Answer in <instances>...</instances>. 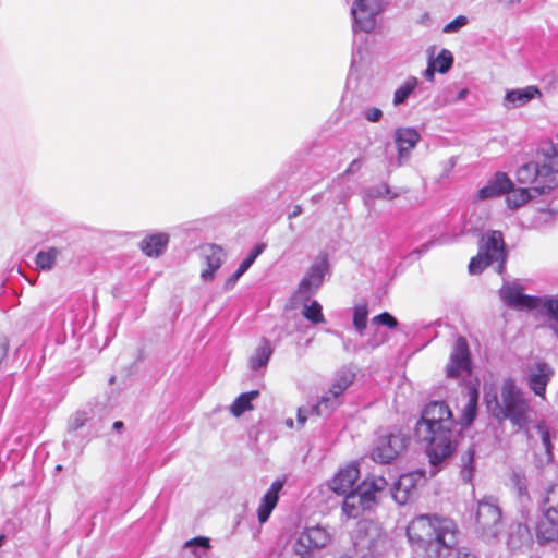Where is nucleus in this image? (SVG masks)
Returning <instances> with one entry per match:
<instances>
[{
	"label": "nucleus",
	"mask_w": 558,
	"mask_h": 558,
	"mask_svg": "<svg viewBox=\"0 0 558 558\" xmlns=\"http://www.w3.org/2000/svg\"><path fill=\"white\" fill-rule=\"evenodd\" d=\"M407 536L426 558H476L466 548L458 547V526L446 517L421 514L408 525Z\"/></svg>",
	"instance_id": "1"
},
{
	"label": "nucleus",
	"mask_w": 558,
	"mask_h": 558,
	"mask_svg": "<svg viewBox=\"0 0 558 558\" xmlns=\"http://www.w3.org/2000/svg\"><path fill=\"white\" fill-rule=\"evenodd\" d=\"M456 425L452 412L444 401H432L422 411L415 434L426 446L429 463L436 469L433 474L456 450Z\"/></svg>",
	"instance_id": "2"
},
{
	"label": "nucleus",
	"mask_w": 558,
	"mask_h": 558,
	"mask_svg": "<svg viewBox=\"0 0 558 558\" xmlns=\"http://www.w3.org/2000/svg\"><path fill=\"white\" fill-rule=\"evenodd\" d=\"M500 398L501 404H499L496 395L493 396L492 400L486 396L488 408L494 402L493 415L498 420H509L513 426L520 429L526 428L531 414L530 400L517 387L512 378H507L504 381Z\"/></svg>",
	"instance_id": "3"
},
{
	"label": "nucleus",
	"mask_w": 558,
	"mask_h": 558,
	"mask_svg": "<svg viewBox=\"0 0 558 558\" xmlns=\"http://www.w3.org/2000/svg\"><path fill=\"white\" fill-rule=\"evenodd\" d=\"M388 483L383 476H372L362 482L355 492L344 495L342 512L349 519H355L364 510L371 509L377 501V494L387 487Z\"/></svg>",
	"instance_id": "4"
},
{
	"label": "nucleus",
	"mask_w": 558,
	"mask_h": 558,
	"mask_svg": "<svg viewBox=\"0 0 558 558\" xmlns=\"http://www.w3.org/2000/svg\"><path fill=\"white\" fill-rule=\"evenodd\" d=\"M507 252L505 241L500 231H490L482 238L478 254L470 260L469 271L471 275L481 274L487 266L497 264V271L501 274L505 269Z\"/></svg>",
	"instance_id": "5"
},
{
	"label": "nucleus",
	"mask_w": 558,
	"mask_h": 558,
	"mask_svg": "<svg viewBox=\"0 0 558 558\" xmlns=\"http://www.w3.org/2000/svg\"><path fill=\"white\" fill-rule=\"evenodd\" d=\"M515 178L520 184L529 185L536 194H546L558 184V174L547 160L542 166L535 161L520 166Z\"/></svg>",
	"instance_id": "6"
},
{
	"label": "nucleus",
	"mask_w": 558,
	"mask_h": 558,
	"mask_svg": "<svg viewBox=\"0 0 558 558\" xmlns=\"http://www.w3.org/2000/svg\"><path fill=\"white\" fill-rule=\"evenodd\" d=\"M543 519L536 529L539 543L558 539V484L551 485L542 501Z\"/></svg>",
	"instance_id": "7"
},
{
	"label": "nucleus",
	"mask_w": 558,
	"mask_h": 558,
	"mask_svg": "<svg viewBox=\"0 0 558 558\" xmlns=\"http://www.w3.org/2000/svg\"><path fill=\"white\" fill-rule=\"evenodd\" d=\"M331 539L332 535L325 526L305 527L293 543V553L300 558H314Z\"/></svg>",
	"instance_id": "8"
},
{
	"label": "nucleus",
	"mask_w": 558,
	"mask_h": 558,
	"mask_svg": "<svg viewBox=\"0 0 558 558\" xmlns=\"http://www.w3.org/2000/svg\"><path fill=\"white\" fill-rule=\"evenodd\" d=\"M388 0H355L351 8L353 17L352 29L355 36L356 45L357 33L369 34L376 26V19L383 12L384 4Z\"/></svg>",
	"instance_id": "9"
},
{
	"label": "nucleus",
	"mask_w": 558,
	"mask_h": 558,
	"mask_svg": "<svg viewBox=\"0 0 558 558\" xmlns=\"http://www.w3.org/2000/svg\"><path fill=\"white\" fill-rule=\"evenodd\" d=\"M388 0H355L351 8L353 17L352 29L355 36L356 45L357 33L369 34L376 26V19L383 12L384 4Z\"/></svg>",
	"instance_id": "10"
},
{
	"label": "nucleus",
	"mask_w": 558,
	"mask_h": 558,
	"mask_svg": "<svg viewBox=\"0 0 558 558\" xmlns=\"http://www.w3.org/2000/svg\"><path fill=\"white\" fill-rule=\"evenodd\" d=\"M355 378V369L353 366L341 367L335 377L329 391L320 398L317 404L313 405L318 416L327 415L331 410L339 405V398L350 387Z\"/></svg>",
	"instance_id": "11"
},
{
	"label": "nucleus",
	"mask_w": 558,
	"mask_h": 558,
	"mask_svg": "<svg viewBox=\"0 0 558 558\" xmlns=\"http://www.w3.org/2000/svg\"><path fill=\"white\" fill-rule=\"evenodd\" d=\"M502 527L501 510L494 497H484L477 504L476 529L483 537L495 538Z\"/></svg>",
	"instance_id": "12"
},
{
	"label": "nucleus",
	"mask_w": 558,
	"mask_h": 558,
	"mask_svg": "<svg viewBox=\"0 0 558 558\" xmlns=\"http://www.w3.org/2000/svg\"><path fill=\"white\" fill-rule=\"evenodd\" d=\"M409 438L402 433H389L379 436L372 449V459L375 462L390 463L407 447Z\"/></svg>",
	"instance_id": "13"
},
{
	"label": "nucleus",
	"mask_w": 558,
	"mask_h": 558,
	"mask_svg": "<svg viewBox=\"0 0 558 558\" xmlns=\"http://www.w3.org/2000/svg\"><path fill=\"white\" fill-rule=\"evenodd\" d=\"M554 375L555 371L550 364L545 361L537 360L526 366L524 380L529 389L536 397L545 400L547 385Z\"/></svg>",
	"instance_id": "14"
},
{
	"label": "nucleus",
	"mask_w": 558,
	"mask_h": 558,
	"mask_svg": "<svg viewBox=\"0 0 558 558\" xmlns=\"http://www.w3.org/2000/svg\"><path fill=\"white\" fill-rule=\"evenodd\" d=\"M327 270V256H319L315 260V263L310 267L307 274L300 281L296 290V295L303 301H308L311 296H313L323 284Z\"/></svg>",
	"instance_id": "15"
},
{
	"label": "nucleus",
	"mask_w": 558,
	"mask_h": 558,
	"mask_svg": "<svg viewBox=\"0 0 558 558\" xmlns=\"http://www.w3.org/2000/svg\"><path fill=\"white\" fill-rule=\"evenodd\" d=\"M471 372V353L468 341L464 337H459L454 342L449 363L446 367L447 376L449 378H459L463 374L470 375Z\"/></svg>",
	"instance_id": "16"
},
{
	"label": "nucleus",
	"mask_w": 558,
	"mask_h": 558,
	"mask_svg": "<svg viewBox=\"0 0 558 558\" xmlns=\"http://www.w3.org/2000/svg\"><path fill=\"white\" fill-rule=\"evenodd\" d=\"M502 302L515 310H536L539 308L541 298L522 293V289L514 282H506L499 290Z\"/></svg>",
	"instance_id": "17"
},
{
	"label": "nucleus",
	"mask_w": 558,
	"mask_h": 558,
	"mask_svg": "<svg viewBox=\"0 0 558 558\" xmlns=\"http://www.w3.org/2000/svg\"><path fill=\"white\" fill-rule=\"evenodd\" d=\"M284 484V476L277 478L271 483L268 490L262 497L257 508V519L260 524H264L268 521L272 510L278 504L279 494L283 489Z\"/></svg>",
	"instance_id": "18"
},
{
	"label": "nucleus",
	"mask_w": 558,
	"mask_h": 558,
	"mask_svg": "<svg viewBox=\"0 0 558 558\" xmlns=\"http://www.w3.org/2000/svg\"><path fill=\"white\" fill-rule=\"evenodd\" d=\"M359 477V468L355 464H350L339 470V472L330 481L329 486L331 490L338 495H345L356 490L354 489V486Z\"/></svg>",
	"instance_id": "19"
},
{
	"label": "nucleus",
	"mask_w": 558,
	"mask_h": 558,
	"mask_svg": "<svg viewBox=\"0 0 558 558\" xmlns=\"http://www.w3.org/2000/svg\"><path fill=\"white\" fill-rule=\"evenodd\" d=\"M202 256L207 268L201 274L204 281H210L215 277V272L221 267L225 259V252L221 246L216 244H207L202 246Z\"/></svg>",
	"instance_id": "20"
},
{
	"label": "nucleus",
	"mask_w": 558,
	"mask_h": 558,
	"mask_svg": "<svg viewBox=\"0 0 558 558\" xmlns=\"http://www.w3.org/2000/svg\"><path fill=\"white\" fill-rule=\"evenodd\" d=\"M541 97L542 92L535 85H529L523 88H514L506 93L504 98V106L508 109L521 108L527 105L531 100Z\"/></svg>",
	"instance_id": "21"
},
{
	"label": "nucleus",
	"mask_w": 558,
	"mask_h": 558,
	"mask_svg": "<svg viewBox=\"0 0 558 558\" xmlns=\"http://www.w3.org/2000/svg\"><path fill=\"white\" fill-rule=\"evenodd\" d=\"M420 141L418 132L413 128H399L395 132V142L398 148V165L401 166L408 154Z\"/></svg>",
	"instance_id": "22"
},
{
	"label": "nucleus",
	"mask_w": 558,
	"mask_h": 558,
	"mask_svg": "<svg viewBox=\"0 0 558 558\" xmlns=\"http://www.w3.org/2000/svg\"><path fill=\"white\" fill-rule=\"evenodd\" d=\"M513 187V182L505 172H497L493 180H490L485 186L478 190L477 198L488 199L496 196L506 194Z\"/></svg>",
	"instance_id": "23"
},
{
	"label": "nucleus",
	"mask_w": 558,
	"mask_h": 558,
	"mask_svg": "<svg viewBox=\"0 0 558 558\" xmlns=\"http://www.w3.org/2000/svg\"><path fill=\"white\" fill-rule=\"evenodd\" d=\"M170 236L166 232H156L146 235L140 243L142 252L148 257L161 256L169 244Z\"/></svg>",
	"instance_id": "24"
},
{
	"label": "nucleus",
	"mask_w": 558,
	"mask_h": 558,
	"mask_svg": "<svg viewBox=\"0 0 558 558\" xmlns=\"http://www.w3.org/2000/svg\"><path fill=\"white\" fill-rule=\"evenodd\" d=\"M465 393L468 401L462 409L460 423L463 426H470L476 417L480 391L475 385L470 384L465 388Z\"/></svg>",
	"instance_id": "25"
},
{
	"label": "nucleus",
	"mask_w": 558,
	"mask_h": 558,
	"mask_svg": "<svg viewBox=\"0 0 558 558\" xmlns=\"http://www.w3.org/2000/svg\"><path fill=\"white\" fill-rule=\"evenodd\" d=\"M209 538L197 536L185 542L182 547L181 558H209Z\"/></svg>",
	"instance_id": "26"
},
{
	"label": "nucleus",
	"mask_w": 558,
	"mask_h": 558,
	"mask_svg": "<svg viewBox=\"0 0 558 558\" xmlns=\"http://www.w3.org/2000/svg\"><path fill=\"white\" fill-rule=\"evenodd\" d=\"M415 487L413 473L402 474L393 485L392 496L395 500L404 505L409 500L410 492Z\"/></svg>",
	"instance_id": "27"
},
{
	"label": "nucleus",
	"mask_w": 558,
	"mask_h": 558,
	"mask_svg": "<svg viewBox=\"0 0 558 558\" xmlns=\"http://www.w3.org/2000/svg\"><path fill=\"white\" fill-rule=\"evenodd\" d=\"M527 436L531 439L535 437H538L541 439L542 445L545 449V453L547 456V460L551 461L554 446L551 444V434L547 423L545 421L537 422L532 429L527 430Z\"/></svg>",
	"instance_id": "28"
},
{
	"label": "nucleus",
	"mask_w": 558,
	"mask_h": 558,
	"mask_svg": "<svg viewBox=\"0 0 558 558\" xmlns=\"http://www.w3.org/2000/svg\"><path fill=\"white\" fill-rule=\"evenodd\" d=\"M507 197V204L510 208L515 209L524 204H526L530 199L535 198L537 196H541L542 194L534 193V190L531 187H519L515 189L514 186L506 192Z\"/></svg>",
	"instance_id": "29"
},
{
	"label": "nucleus",
	"mask_w": 558,
	"mask_h": 558,
	"mask_svg": "<svg viewBox=\"0 0 558 558\" xmlns=\"http://www.w3.org/2000/svg\"><path fill=\"white\" fill-rule=\"evenodd\" d=\"M420 85V81L415 76H409L393 93L392 104L395 107L404 105L409 97L414 94Z\"/></svg>",
	"instance_id": "30"
},
{
	"label": "nucleus",
	"mask_w": 558,
	"mask_h": 558,
	"mask_svg": "<svg viewBox=\"0 0 558 558\" xmlns=\"http://www.w3.org/2000/svg\"><path fill=\"white\" fill-rule=\"evenodd\" d=\"M272 354L269 342L263 339V343L256 348L254 354L250 359V366L253 371L265 367Z\"/></svg>",
	"instance_id": "31"
},
{
	"label": "nucleus",
	"mask_w": 558,
	"mask_h": 558,
	"mask_svg": "<svg viewBox=\"0 0 558 558\" xmlns=\"http://www.w3.org/2000/svg\"><path fill=\"white\" fill-rule=\"evenodd\" d=\"M259 396L258 390H252L248 392L241 393L232 403L230 410L231 413L239 417L244 412L252 409V401Z\"/></svg>",
	"instance_id": "32"
},
{
	"label": "nucleus",
	"mask_w": 558,
	"mask_h": 558,
	"mask_svg": "<svg viewBox=\"0 0 558 558\" xmlns=\"http://www.w3.org/2000/svg\"><path fill=\"white\" fill-rule=\"evenodd\" d=\"M388 197L390 199L397 197V194H391L389 186L386 183L372 186L363 192L364 203L367 205L377 198Z\"/></svg>",
	"instance_id": "33"
},
{
	"label": "nucleus",
	"mask_w": 558,
	"mask_h": 558,
	"mask_svg": "<svg viewBox=\"0 0 558 558\" xmlns=\"http://www.w3.org/2000/svg\"><path fill=\"white\" fill-rule=\"evenodd\" d=\"M60 251L56 247H50L47 251H40L37 253L35 263L37 267L43 270H49L53 267Z\"/></svg>",
	"instance_id": "34"
},
{
	"label": "nucleus",
	"mask_w": 558,
	"mask_h": 558,
	"mask_svg": "<svg viewBox=\"0 0 558 558\" xmlns=\"http://www.w3.org/2000/svg\"><path fill=\"white\" fill-rule=\"evenodd\" d=\"M429 61L435 64L437 72L445 74L452 68L453 56L449 50L442 49L436 58H430Z\"/></svg>",
	"instance_id": "35"
},
{
	"label": "nucleus",
	"mask_w": 558,
	"mask_h": 558,
	"mask_svg": "<svg viewBox=\"0 0 558 558\" xmlns=\"http://www.w3.org/2000/svg\"><path fill=\"white\" fill-rule=\"evenodd\" d=\"M302 315L313 324L325 323L322 305L313 301L310 305H304Z\"/></svg>",
	"instance_id": "36"
},
{
	"label": "nucleus",
	"mask_w": 558,
	"mask_h": 558,
	"mask_svg": "<svg viewBox=\"0 0 558 558\" xmlns=\"http://www.w3.org/2000/svg\"><path fill=\"white\" fill-rule=\"evenodd\" d=\"M367 317L368 308L366 304H359L354 306L353 326L360 335H363L364 330L366 329Z\"/></svg>",
	"instance_id": "37"
},
{
	"label": "nucleus",
	"mask_w": 558,
	"mask_h": 558,
	"mask_svg": "<svg viewBox=\"0 0 558 558\" xmlns=\"http://www.w3.org/2000/svg\"><path fill=\"white\" fill-rule=\"evenodd\" d=\"M539 308H542L550 319L555 320L553 324H558V294L554 296H542Z\"/></svg>",
	"instance_id": "38"
},
{
	"label": "nucleus",
	"mask_w": 558,
	"mask_h": 558,
	"mask_svg": "<svg viewBox=\"0 0 558 558\" xmlns=\"http://www.w3.org/2000/svg\"><path fill=\"white\" fill-rule=\"evenodd\" d=\"M474 450L469 449L465 454L462 457V465H461V477L465 483H470L473 477L474 472Z\"/></svg>",
	"instance_id": "39"
},
{
	"label": "nucleus",
	"mask_w": 558,
	"mask_h": 558,
	"mask_svg": "<svg viewBox=\"0 0 558 558\" xmlns=\"http://www.w3.org/2000/svg\"><path fill=\"white\" fill-rule=\"evenodd\" d=\"M511 482L518 490L519 496L524 497L529 495L527 480L523 472L514 470L511 475Z\"/></svg>",
	"instance_id": "40"
},
{
	"label": "nucleus",
	"mask_w": 558,
	"mask_h": 558,
	"mask_svg": "<svg viewBox=\"0 0 558 558\" xmlns=\"http://www.w3.org/2000/svg\"><path fill=\"white\" fill-rule=\"evenodd\" d=\"M372 323L375 325L387 326L390 329L396 328L398 325V320L396 319V317H393L388 312H383L376 315L375 317H373Z\"/></svg>",
	"instance_id": "41"
},
{
	"label": "nucleus",
	"mask_w": 558,
	"mask_h": 558,
	"mask_svg": "<svg viewBox=\"0 0 558 558\" xmlns=\"http://www.w3.org/2000/svg\"><path fill=\"white\" fill-rule=\"evenodd\" d=\"M266 245L264 243L256 244L247 254V256L241 262L243 267L250 269V267L254 264L256 258L264 252Z\"/></svg>",
	"instance_id": "42"
},
{
	"label": "nucleus",
	"mask_w": 558,
	"mask_h": 558,
	"mask_svg": "<svg viewBox=\"0 0 558 558\" xmlns=\"http://www.w3.org/2000/svg\"><path fill=\"white\" fill-rule=\"evenodd\" d=\"M87 420L88 417L85 411H77L69 421V429L77 430L85 425Z\"/></svg>",
	"instance_id": "43"
},
{
	"label": "nucleus",
	"mask_w": 558,
	"mask_h": 558,
	"mask_svg": "<svg viewBox=\"0 0 558 558\" xmlns=\"http://www.w3.org/2000/svg\"><path fill=\"white\" fill-rule=\"evenodd\" d=\"M466 24H468V17L464 15H459L444 27V32L445 33H454V32L459 31L461 27L465 26Z\"/></svg>",
	"instance_id": "44"
},
{
	"label": "nucleus",
	"mask_w": 558,
	"mask_h": 558,
	"mask_svg": "<svg viewBox=\"0 0 558 558\" xmlns=\"http://www.w3.org/2000/svg\"><path fill=\"white\" fill-rule=\"evenodd\" d=\"M363 117L368 122L375 123V122L380 121V119L383 118V111H381V109H379L377 107L365 108L363 111Z\"/></svg>",
	"instance_id": "45"
},
{
	"label": "nucleus",
	"mask_w": 558,
	"mask_h": 558,
	"mask_svg": "<svg viewBox=\"0 0 558 558\" xmlns=\"http://www.w3.org/2000/svg\"><path fill=\"white\" fill-rule=\"evenodd\" d=\"M437 72V69L435 68V64H432L428 60L427 68L423 72V76L426 81L433 82L435 78V73Z\"/></svg>",
	"instance_id": "46"
},
{
	"label": "nucleus",
	"mask_w": 558,
	"mask_h": 558,
	"mask_svg": "<svg viewBox=\"0 0 558 558\" xmlns=\"http://www.w3.org/2000/svg\"><path fill=\"white\" fill-rule=\"evenodd\" d=\"M308 413H313L316 416H318L314 411H312V408L310 410H306V409H303V408L299 409V411H298V423L300 425H304L305 424V422L307 420V414Z\"/></svg>",
	"instance_id": "47"
},
{
	"label": "nucleus",
	"mask_w": 558,
	"mask_h": 558,
	"mask_svg": "<svg viewBox=\"0 0 558 558\" xmlns=\"http://www.w3.org/2000/svg\"><path fill=\"white\" fill-rule=\"evenodd\" d=\"M385 341H386L385 336L379 337V336L375 335L373 338H371L367 341V345L371 347L372 349H375V348L379 347L380 344H383Z\"/></svg>",
	"instance_id": "48"
},
{
	"label": "nucleus",
	"mask_w": 558,
	"mask_h": 558,
	"mask_svg": "<svg viewBox=\"0 0 558 558\" xmlns=\"http://www.w3.org/2000/svg\"><path fill=\"white\" fill-rule=\"evenodd\" d=\"M8 352V341L7 339L0 335V362L7 355Z\"/></svg>",
	"instance_id": "49"
},
{
	"label": "nucleus",
	"mask_w": 558,
	"mask_h": 558,
	"mask_svg": "<svg viewBox=\"0 0 558 558\" xmlns=\"http://www.w3.org/2000/svg\"><path fill=\"white\" fill-rule=\"evenodd\" d=\"M239 279H240V277H239V276H236V274H235V272H234V274H232V275L227 279V281H226V283H225V288H226V290H230V289H232V288L235 286V283L238 282V280H239Z\"/></svg>",
	"instance_id": "50"
},
{
	"label": "nucleus",
	"mask_w": 558,
	"mask_h": 558,
	"mask_svg": "<svg viewBox=\"0 0 558 558\" xmlns=\"http://www.w3.org/2000/svg\"><path fill=\"white\" fill-rule=\"evenodd\" d=\"M436 243L441 244V243H442V241H440V240H433V241H429V242H427V243L422 244L417 251H418V253H425V252H427V251H428V250H429L434 244H436Z\"/></svg>",
	"instance_id": "51"
},
{
	"label": "nucleus",
	"mask_w": 558,
	"mask_h": 558,
	"mask_svg": "<svg viewBox=\"0 0 558 558\" xmlns=\"http://www.w3.org/2000/svg\"><path fill=\"white\" fill-rule=\"evenodd\" d=\"M302 214V207L300 205H295L292 209V211L289 214V219L296 218Z\"/></svg>",
	"instance_id": "52"
},
{
	"label": "nucleus",
	"mask_w": 558,
	"mask_h": 558,
	"mask_svg": "<svg viewBox=\"0 0 558 558\" xmlns=\"http://www.w3.org/2000/svg\"><path fill=\"white\" fill-rule=\"evenodd\" d=\"M247 270H248V268L243 267V265L240 264L239 268L235 271V274H236V276H239L241 278Z\"/></svg>",
	"instance_id": "53"
},
{
	"label": "nucleus",
	"mask_w": 558,
	"mask_h": 558,
	"mask_svg": "<svg viewBox=\"0 0 558 558\" xmlns=\"http://www.w3.org/2000/svg\"><path fill=\"white\" fill-rule=\"evenodd\" d=\"M469 90L466 88H463L459 92L458 96H457V100H462L466 97Z\"/></svg>",
	"instance_id": "54"
},
{
	"label": "nucleus",
	"mask_w": 558,
	"mask_h": 558,
	"mask_svg": "<svg viewBox=\"0 0 558 558\" xmlns=\"http://www.w3.org/2000/svg\"><path fill=\"white\" fill-rule=\"evenodd\" d=\"M124 424L122 421H116L112 425L113 429L120 432L123 428Z\"/></svg>",
	"instance_id": "55"
},
{
	"label": "nucleus",
	"mask_w": 558,
	"mask_h": 558,
	"mask_svg": "<svg viewBox=\"0 0 558 558\" xmlns=\"http://www.w3.org/2000/svg\"><path fill=\"white\" fill-rule=\"evenodd\" d=\"M501 3H504L507 7L513 5L515 3H519L521 0H499Z\"/></svg>",
	"instance_id": "56"
},
{
	"label": "nucleus",
	"mask_w": 558,
	"mask_h": 558,
	"mask_svg": "<svg viewBox=\"0 0 558 558\" xmlns=\"http://www.w3.org/2000/svg\"><path fill=\"white\" fill-rule=\"evenodd\" d=\"M549 329L554 332V335L558 339V324H549Z\"/></svg>",
	"instance_id": "57"
},
{
	"label": "nucleus",
	"mask_w": 558,
	"mask_h": 558,
	"mask_svg": "<svg viewBox=\"0 0 558 558\" xmlns=\"http://www.w3.org/2000/svg\"><path fill=\"white\" fill-rule=\"evenodd\" d=\"M350 344H351L350 340H343V348H344L345 351L350 350Z\"/></svg>",
	"instance_id": "58"
},
{
	"label": "nucleus",
	"mask_w": 558,
	"mask_h": 558,
	"mask_svg": "<svg viewBox=\"0 0 558 558\" xmlns=\"http://www.w3.org/2000/svg\"><path fill=\"white\" fill-rule=\"evenodd\" d=\"M355 165H356V161H355V160H354V161H352V162H351V165H350V167H349V169L347 170V172L352 171V166H355Z\"/></svg>",
	"instance_id": "59"
},
{
	"label": "nucleus",
	"mask_w": 558,
	"mask_h": 558,
	"mask_svg": "<svg viewBox=\"0 0 558 558\" xmlns=\"http://www.w3.org/2000/svg\"><path fill=\"white\" fill-rule=\"evenodd\" d=\"M4 538H5L4 535H0V547L3 545Z\"/></svg>",
	"instance_id": "60"
},
{
	"label": "nucleus",
	"mask_w": 558,
	"mask_h": 558,
	"mask_svg": "<svg viewBox=\"0 0 558 558\" xmlns=\"http://www.w3.org/2000/svg\"><path fill=\"white\" fill-rule=\"evenodd\" d=\"M356 52H357L359 54H362V47H361V46H357V47H356Z\"/></svg>",
	"instance_id": "61"
},
{
	"label": "nucleus",
	"mask_w": 558,
	"mask_h": 558,
	"mask_svg": "<svg viewBox=\"0 0 558 558\" xmlns=\"http://www.w3.org/2000/svg\"><path fill=\"white\" fill-rule=\"evenodd\" d=\"M287 424H288L289 426H292V424H293L292 420H289V421L287 422Z\"/></svg>",
	"instance_id": "62"
}]
</instances>
